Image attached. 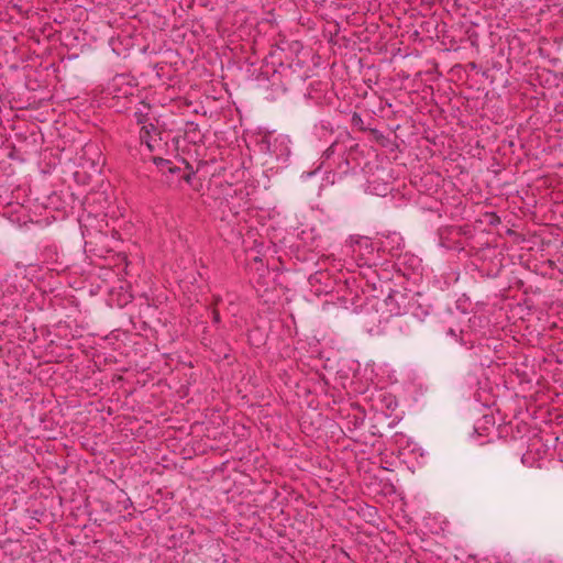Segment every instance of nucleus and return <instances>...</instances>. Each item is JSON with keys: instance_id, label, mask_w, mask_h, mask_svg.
I'll return each mask as SVG.
<instances>
[{"instance_id": "nucleus-6", "label": "nucleus", "mask_w": 563, "mask_h": 563, "mask_svg": "<svg viewBox=\"0 0 563 563\" xmlns=\"http://www.w3.org/2000/svg\"><path fill=\"white\" fill-rule=\"evenodd\" d=\"M353 121H356V123H360V121H362V120H361V117L355 113L353 115Z\"/></svg>"}, {"instance_id": "nucleus-3", "label": "nucleus", "mask_w": 563, "mask_h": 563, "mask_svg": "<svg viewBox=\"0 0 563 563\" xmlns=\"http://www.w3.org/2000/svg\"><path fill=\"white\" fill-rule=\"evenodd\" d=\"M154 162L157 166H162V167L169 164V161L161 158V157L154 158Z\"/></svg>"}, {"instance_id": "nucleus-2", "label": "nucleus", "mask_w": 563, "mask_h": 563, "mask_svg": "<svg viewBox=\"0 0 563 563\" xmlns=\"http://www.w3.org/2000/svg\"><path fill=\"white\" fill-rule=\"evenodd\" d=\"M134 117H135V120L137 122V124H142L145 125L147 124V113L146 112H143L142 110H137L135 113H134Z\"/></svg>"}, {"instance_id": "nucleus-5", "label": "nucleus", "mask_w": 563, "mask_h": 563, "mask_svg": "<svg viewBox=\"0 0 563 563\" xmlns=\"http://www.w3.org/2000/svg\"><path fill=\"white\" fill-rule=\"evenodd\" d=\"M353 121H356V123H360V121H362V120H361V117L355 113L353 115Z\"/></svg>"}, {"instance_id": "nucleus-4", "label": "nucleus", "mask_w": 563, "mask_h": 563, "mask_svg": "<svg viewBox=\"0 0 563 563\" xmlns=\"http://www.w3.org/2000/svg\"><path fill=\"white\" fill-rule=\"evenodd\" d=\"M213 321L214 322H219L220 321V314L217 310H213Z\"/></svg>"}, {"instance_id": "nucleus-1", "label": "nucleus", "mask_w": 563, "mask_h": 563, "mask_svg": "<svg viewBox=\"0 0 563 563\" xmlns=\"http://www.w3.org/2000/svg\"><path fill=\"white\" fill-rule=\"evenodd\" d=\"M152 131L153 132L157 131L156 126L153 123H147V124L143 125L141 129V140L146 142L148 147H152L150 140H148Z\"/></svg>"}]
</instances>
